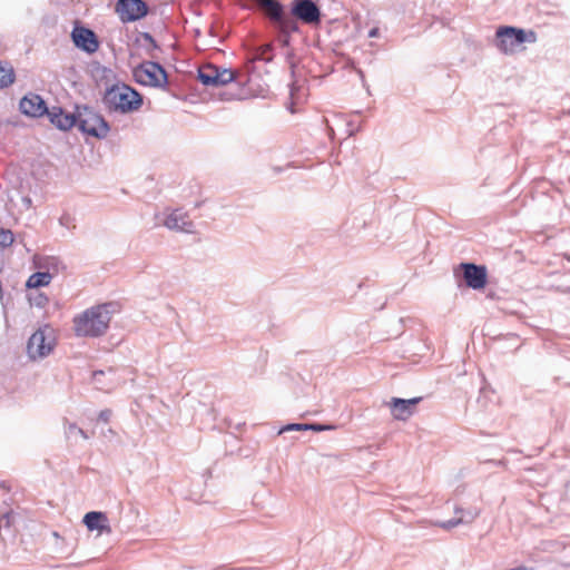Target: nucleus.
<instances>
[{
	"instance_id": "32",
	"label": "nucleus",
	"mask_w": 570,
	"mask_h": 570,
	"mask_svg": "<svg viewBox=\"0 0 570 570\" xmlns=\"http://www.w3.org/2000/svg\"><path fill=\"white\" fill-rule=\"evenodd\" d=\"M111 410L105 409L99 412L98 420L107 423L111 417Z\"/></svg>"
},
{
	"instance_id": "1",
	"label": "nucleus",
	"mask_w": 570,
	"mask_h": 570,
	"mask_svg": "<svg viewBox=\"0 0 570 570\" xmlns=\"http://www.w3.org/2000/svg\"><path fill=\"white\" fill-rule=\"evenodd\" d=\"M117 312V304L108 302L87 308L73 317V330L78 337H99L104 335Z\"/></svg>"
},
{
	"instance_id": "22",
	"label": "nucleus",
	"mask_w": 570,
	"mask_h": 570,
	"mask_svg": "<svg viewBox=\"0 0 570 570\" xmlns=\"http://www.w3.org/2000/svg\"><path fill=\"white\" fill-rule=\"evenodd\" d=\"M475 520V512H468L465 519H458V517H454L450 520H446L442 523H440V527L445 530H451L460 524H469Z\"/></svg>"
},
{
	"instance_id": "5",
	"label": "nucleus",
	"mask_w": 570,
	"mask_h": 570,
	"mask_svg": "<svg viewBox=\"0 0 570 570\" xmlns=\"http://www.w3.org/2000/svg\"><path fill=\"white\" fill-rule=\"evenodd\" d=\"M77 124L76 127L88 136L97 139H105L109 131V122L94 108L85 106H76Z\"/></svg>"
},
{
	"instance_id": "18",
	"label": "nucleus",
	"mask_w": 570,
	"mask_h": 570,
	"mask_svg": "<svg viewBox=\"0 0 570 570\" xmlns=\"http://www.w3.org/2000/svg\"><path fill=\"white\" fill-rule=\"evenodd\" d=\"M83 524L87 527L89 531L98 530L99 532H110V527L108 524V518L104 512L100 511H90L87 512L82 520Z\"/></svg>"
},
{
	"instance_id": "11",
	"label": "nucleus",
	"mask_w": 570,
	"mask_h": 570,
	"mask_svg": "<svg viewBox=\"0 0 570 570\" xmlns=\"http://www.w3.org/2000/svg\"><path fill=\"white\" fill-rule=\"evenodd\" d=\"M115 11L120 20L126 23L141 20L148 14L149 8L144 0H118Z\"/></svg>"
},
{
	"instance_id": "19",
	"label": "nucleus",
	"mask_w": 570,
	"mask_h": 570,
	"mask_svg": "<svg viewBox=\"0 0 570 570\" xmlns=\"http://www.w3.org/2000/svg\"><path fill=\"white\" fill-rule=\"evenodd\" d=\"M92 77L97 83L98 87H105V89L107 88V86H110L112 83H115L116 81H118L116 79V73L114 72L112 69L110 68H107L105 66H100V65H97L96 67L92 68Z\"/></svg>"
},
{
	"instance_id": "13",
	"label": "nucleus",
	"mask_w": 570,
	"mask_h": 570,
	"mask_svg": "<svg viewBox=\"0 0 570 570\" xmlns=\"http://www.w3.org/2000/svg\"><path fill=\"white\" fill-rule=\"evenodd\" d=\"M19 513H17L10 505L4 501L0 505V537L6 540V537L16 538L17 522Z\"/></svg>"
},
{
	"instance_id": "40",
	"label": "nucleus",
	"mask_w": 570,
	"mask_h": 570,
	"mask_svg": "<svg viewBox=\"0 0 570 570\" xmlns=\"http://www.w3.org/2000/svg\"><path fill=\"white\" fill-rule=\"evenodd\" d=\"M259 59H261V60H265V61H269V60H271V59H266V58H264L263 56H262V57H259Z\"/></svg>"
},
{
	"instance_id": "33",
	"label": "nucleus",
	"mask_w": 570,
	"mask_h": 570,
	"mask_svg": "<svg viewBox=\"0 0 570 570\" xmlns=\"http://www.w3.org/2000/svg\"><path fill=\"white\" fill-rule=\"evenodd\" d=\"M380 33V29L379 28H372L370 31H368V37L370 38H375L377 37Z\"/></svg>"
},
{
	"instance_id": "39",
	"label": "nucleus",
	"mask_w": 570,
	"mask_h": 570,
	"mask_svg": "<svg viewBox=\"0 0 570 570\" xmlns=\"http://www.w3.org/2000/svg\"><path fill=\"white\" fill-rule=\"evenodd\" d=\"M289 87H291V95L293 96V95H294V89H295V85H294V82H292V83L289 85Z\"/></svg>"
},
{
	"instance_id": "36",
	"label": "nucleus",
	"mask_w": 570,
	"mask_h": 570,
	"mask_svg": "<svg viewBox=\"0 0 570 570\" xmlns=\"http://www.w3.org/2000/svg\"><path fill=\"white\" fill-rule=\"evenodd\" d=\"M271 50H272L271 45H266V46L263 47V53L269 52Z\"/></svg>"
},
{
	"instance_id": "34",
	"label": "nucleus",
	"mask_w": 570,
	"mask_h": 570,
	"mask_svg": "<svg viewBox=\"0 0 570 570\" xmlns=\"http://www.w3.org/2000/svg\"><path fill=\"white\" fill-rule=\"evenodd\" d=\"M104 375L102 371H96L94 372V380L97 381L99 376Z\"/></svg>"
},
{
	"instance_id": "27",
	"label": "nucleus",
	"mask_w": 570,
	"mask_h": 570,
	"mask_svg": "<svg viewBox=\"0 0 570 570\" xmlns=\"http://www.w3.org/2000/svg\"><path fill=\"white\" fill-rule=\"evenodd\" d=\"M278 32L279 42L283 47H288L291 43V35L298 30H284L282 27H274Z\"/></svg>"
},
{
	"instance_id": "24",
	"label": "nucleus",
	"mask_w": 570,
	"mask_h": 570,
	"mask_svg": "<svg viewBox=\"0 0 570 570\" xmlns=\"http://www.w3.org/2000/svg\"><path fill=\"white\" fill-rule=\"evenodd\" d=\"M141 38L149 45L150 48L146 49V52L149 57L155 58L154 50H160L158 42L155 40L151 33L142 32Z\"/></svg>"
},
{
	"instance_id": "7",
	"label": "nucleus",
	"mask_w": 570,
	"mask_h": 570,
	"mask_svg": "<svg viewBox=\"0 0 570 570\" xmlns=\"http://www.w3.org/2000/svg\"><path fill=\"white\" fill-rule=\"evenodd\" d=\"M135 81L142 86L165 89L168 86V73L157 61H142L134 68Z\"/></svg>"
},
{
	"instance_id": "23",
	"label": "nucleus",
	"mask_w": 570,
	"mask_h": 570,
	"mask_svg": "<svg viewBox=\"0 0 570 570\" xmlns=\"http://www.w3.org/2000/svg\"><path fill=\"white\" fill-rule=\"evenodd\" d=\"M16 196L19 199V204H17V206L19 207L20 212L28 210L32 207V199L29 195L23 193L22 186L17 189Z\"/></svg>"
},
{
	"instance_id": "25",
	"label": "nucleus",
	"mask_w": 570,
	"mask_h": 570,
	"mask_svg": "<svg viewBox=\"0 0 570 570\" xmlns=\"http://www.w3.org/2000/svg\"><path fill=\"white\" fill-rule=\"evenodd\" d=\"M66 434H67V438H73L76 435H80L82 439L85 440H88L89 439V435L88 433L82 430L81 428L77 426L76 423H69L67 429H66Z\"/></svg>"
},
{
	"instance_id": "8",
	"label": "nucleus",
	"mask_w": 570,
	"mask_h": 570,
	"mask_svg": "<svg viewBox=\"0 0 570 570\" xmlns=\"http://www.w3.org/2000/svg\"><path fill=\"white\" fill-rule=\"evenodd\" d=\"M55 346L53 330L49 325L39 327L28 340L27 354L31 360L48 356Z\"/></svg>"
},
{
	"instance_id": "2",
	"label": "nucleus",
	"mask_w": 570,
	"mask_h": 570,
	"mask_svg": "<svg viewBox=\"0 0 570 570\" xmlns=\"http://www.w3.org/2000/svg\"><path fill=\"white\" fill-rule=\"evenodd\" d=\"M101 101L108 112L121 115L134 112L144 104L141 94L121 81L107 86Z\"/></svg>"
},
{
	"instance_id": "37",
	"label": "nucleus",
	"mask_w": 570,
	"mask_h": 570,
	"mask_svg": "<svg viewBox=\"0 0 570 570\" xmlns=\"http://www.w3.org/2000/svg\"><path fill=\"white\" fill-rule=\"evenodd\" d=\"M232 98L242 99L243 96H242V94H232Z\"/></svg>"
},
{
	"instance_id": "6",
	"label": "nucleus",
	"mask_w": 570,
	"mask_h": 570,
	"mask_svg": "<svg viewBox=\"0 0 570 570\" xmlns=\"http://www.w3.org/2000/svg\"><path fill=\"white\" fill-rule=\"evenodd\" d=\"M197 79L202 85L213 88L229 83H243L238 71L230 68L218 67L213 63L202 66L197 71Z\"/></svg>"
},
{
	"instance_id": "4",
	"label": "nucleus",
	"mask_w": 570,
	"mask_h": 570,
	"mask_svg": "<svg viewBox=\"0 0 570 570\" xmlns=\"http://www.w3.org/2000/svg\"><path fill=\"white\" fill-rule=\"evenodd\" d=\"M254 4H244L245 9H261L264 17L274 27H282L284 30H299L297 21H295L285 9L279 0H252Z\"/></svg>"
},
{
	"instance_id": "14",
	"label": "nucleus",
	"mask_w": 570,
	"mask_h": 570,
	"mask_svg": "<svg viewBox=\"0 0 570 570\" xmlns=\"http://www.w3.org/2000/svg\"><path fill=\"white\" fill-rule=\"evenodd\" d=\"M19 109L26 116L38 118L45 116L49 108L41 96L28 94L20 100Z\"/></svg>"
},
{
	"instance_id": "20",
	"label": "nucleus",
	"mask_w": 570,
	"mask_h": 570,
	"mask_svg": "<svg viewBox=\"0 0 570 570\" xmlns=\"http://www.w3.org/2000/svg\"><path fill=\"white\" fill-rule=\"evenodd\" d=\"M52 275L49 271L47 272H36L29 276L26 282V287L28 289H38L40 287L47 286L50 284Z\"/></svg>"
},
{
	"instance_id": "12",
	"label": "nucleus",
	"mask_w": 570,
	"mask_h": 570,
	"mask_svg": "<svg viewBox=\"0 0 570 570\" xmlns=\"http://www.w3.org/2000/svg\"><path fill=\"white\" fill-rule=\"evenodd\" d=\"M71 38L75 46L87 53H94L99 48L98 37L89 28L76 26L71 32Z\"/></svg>"
},
{
	"instance_id": "26",
	"label": "nucleus",
	"mask_w": 570,
	"mask_h": 570,
	"mask_svg": "<svg viewBox=\"0 0 570 570\" xmlns=\"http://www.w3.org/2000/svg\"><path fill=\"white\" fill-rule=\"evenodd\" d=\"M28 299L31 306H36L39 308L45 307L48 303V297L43 293H36L35 295H28Z\"/></svg>"
},
{
	"instance_id": "3",
	"label": "nucleus",
	"mask_w": 570,
	"mask_h": 570,
	"mask_svg": "<svg viewBox=\"0 0 570 570\" xmlns=\"http://www.w3.org/2000/svg\"><path fill=\"white\" fill-rule=\"evenodd\" d=\"M537 33L513 26H500L495 31L494 45L504 55H513L525 42L534 43Z\"/></svg>"
},
{
	"instance_id": "28",
	"label": "nucleus",
	"mask_w": 570,
	"mask_h": 570,
	"mask_svg": "<svg viewBox=\"0 0 570 570\" xmlns=\"http://www.w3.org/2000/svg\"><path fill=\"white\" fill-rule=\"evenodd\" d=\"M308 428L309 423H288L279 429L278 434L291 431H309Z\"/></svg>"
},
{
	"instance_id": "10",
	"label": "nucleus",
	"mask_w": 570,
	"mask_h": 570,
	"mask_svg": "<svg viewBox=\"0 0 570 570\" xmlns=\"http://www.w3.org/2000/svg\"><path fill=\"white\" fill-rule=\"evenodd\" d=\"M289 16L295 21L311 26L318 24L322 20L321 9L313 0H292Z\"/></svg>"
},
{
	"instance_id": "38",
	"label": "nucleus",
	"mask_w": 570,
	"mask_h": 570,
	"mask_svg": "<svg viewBox=\"0 0 570 570\" xmlns=\"http://www.w3.org/2000/svg\"><path fill=\"white\" fill-rule=\"evenodd\" d=\"M357 75L361 77L362 80H364V72L361 69H357Z\"/></svg>"
},
{
	"instance_id": "17",
	"label": "nucleus",
	"mask_w": 570,
	"mask_h": 570,
	"mask_svg": "<svg viewBox=\"0 0 570 570\" xmlns=\"http://www.w3.org/2000/svg\"><path fill=\"white\" fill-rule=\"evenodd\" d=\"M168 229L185 232V233H194V224L188 219V216L183 213L180 209H175L170 214H168L163 223Z\"/></svg>"
},
{
	"instance_id": "30",
	"label": "nucleus",
	"mask_w": 570,
	"mask_h": 570,
	"mask_svg": "<svg viewBox=\"0 0 570 570\" xmlns=\"http://www.w3.org/2000/svg\"><path fill=\"white\" fill-rule=\"evenodd\" d=\"M468 512H475V519L480 515V510L478 508L463 509L459 505L454 507V513L458 517V519H465Z\"/></svg>"
},
{
	"instance_id": "21",
	"label": "nucleus",
	"mask_w": 570,
	"mask_h": 570,
	"mask_svg": "<svg viewBox=\"0 0 570 570\" xmlns=\"http://www.w3.org/2000/svg\"><path fill=\"white\" fill-rule=\"evenodd\" d=\"M14 81L13 68L8 62L0 61V88L10 86Z\"/></svg>"
},
{
	"instance_id": "35",
	"label": "nucleus",
	"mask_w": 570,
	"mask_h": 570,
	"mask_svg": "<svg viewBox=\"0 0 570 570\" xmlns=\"http://www.w3.org/2000/svg\"><path fill=\"white\" fill-rule=\"evenodd\" d=\"M50 261H51V262H50V264L48 265L49 267H53V266H56V265H57V263H58V261L56 259V257H52Z\"/></svg>"
},
{
	"instance_id": "15",
	"label": "nucleus",
	"mask_w": 570,
	"mask_h": 570,
	"mask_svg": "<svg viewBox=\"0 0 570 570\" xmlns=\"http://www.w3.org/2000/svg\"><path fill=\"white\" fill-rule=\"evenodd\" d=\"M422 401L421 396L412 399L392 397L389 405L391 414L394 419L400 421L407 420L414 412V406Z\"/></svg>"
},
{
	"instance_id": "29",
	"label": "nucleus",
	"mask_w": 570,
	"mask_h": 570,
	"mask_svg": "<svg viewBox=\"0 0 570 570\" xmlns=\"http://www.w3.org/2000/svg\"><path fill=\"white\" fill-rule=\"evenodd\" d=\"M13 234L10 229L0 228V248H6L11 246L13 243Z\"/></svg>"
},
{
	"instance_id": "16",
	"label": "nucleus",
	"mask_w": 570,
	"mask_h": 570,
	"mask_svg": "<svg viewBox=\"0 0 570 570\" xmlns=\"http://www.w3.org/2000/svg\"><path fill=\"white\" fill-rule=\"evenodd\" d=\"M46 115L49 118V121L60 130L67 131L72 127H76L77 111L71 114L67 112L62 107L55 106L51 109H48Z\"/></svg>"
},
{
	"instance_id": "9",
	"label": "nucleus",
	"mask_w": 570,
	"mask_h": 570,
	"mask_svg": "<svg viewBox=\"0 0 570 570\" xmlns=\"http://www.w3.org/2000/svg\"><path fill=\"white\" fill-rule=\"evenodd\" d=\"M456 277H460L464 285L472 289H482L488 282V272L484 265L464 262L454 271Z\"/></svg>"
},
{
	"instance_id": "31",
	"label": "nucleus",
	"mask_w": 570,
	"mask_h": 570,
	"mask_svg": "<svg viewBox=\"0 0 570 570\" xmlns=\"http://www.w3.org/2000/svg\"><path fill=\"white\" fill-rule=\"evenodd\" d=\"M333 429H334L333 425L322 424V423H309V428H308L309 431H315V432H322V431H327V430H333Z\"/></svg>"
}]
</instances>
